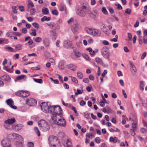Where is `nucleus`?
I'll return each mask as SVG.
<instances>
[{"instance_id": "f257e3e1", "label": "nucleus", "mask_w": 147, "mask_h": 147, "mask_svg": "<svg viewBox=\"0 0 147 147\" xmlns=\"http://www.w3.org/2000/svg\"><path fill=\"white\" fill-rule=\"evenodd\" d=\"M88 9L85 5L80 7L77 5L76 7V12L78 15L81 17H84L88 13Z\"/></svg>"}, {"instance_id": "f03ea898", "label": "nucleus", "mask_w": 147, "mask_h": 147, "mask_svg": "<svg viewBox=\"0 0 147 147\" xmlns=\"http://www.w3.org/2000/svg\"><path fill=\"white\" fill-rule=\"evenodd\" d=\"M54 105L49 106L47 103L45 102H42L40 105L41 108L43 111L45 113H50L51 114L54 112Z\"/></svg>"}, {"instance_id": "7ed1b4c3", "label": "nucleus", "mask_w": 147, "mask_h": 147, "mask_svg": "<svg viewBox=\"0 0 147 147\" xmlns=\"http://www.w3.org/2000/svg\"><path fill=\"white\" fill-rule=\"evenodd\" d=\"M54 112L51 115V119H55V117L57 116L61 117L62 116V109L59 106H54Z\"/></svg>"}, {"instance_id": "20e7f679", "label": "nucleus", "mask_w": 147, "mask_h": 147, "mask_svg": "<svg viewBox=\"0 0 147 147\" xmlns=\"http://www.w3.org/2000/svg\"><path fill=\"white\" fill-rule=\"evenodd\" d=\"M16 120L14 117L11 118H8L7 119L5 120L4 121L3 126L7 129H12V126L10 127V125H13Z\"/></svg>"}, {"instance_id": "39448f33", "label": "nucleus", "mask_w": 147, "mask_h": 147, "mask_svg": "<svg viewBox=\"0 0 147 147\" xmlns=\"http://www.w3.org/2000/svg\"><path fill=\"white\" fill-rule=\"evenodd\" d=\"M12 136L17 140L16 143V147H24L23 145V138L21 136L15 133L13 134Z\"/></svg>"}, {"instance_id": "423d86ee", "label": "nucleus", "mask_w": 147, "mask_h": 147, "mask_svg": "<svg viewBox=\"0 0 147 147\" xmlns=\"http://www.w3.org/2000/svg\"><path fill=\"white\" fill-rule=\"evenodd\" d=\"M86 31L88 34L92 35L93 36H99L101 34V32L95 28H87Z\"/></svg>"}, {"instance_id": "0eeeda50", "label": "nucleus", "mask_w": 147, "mask_h": 147, "mask_svg": "<svg viewBox=\"0 0 147 147\" xmlns=\"http://www.w3.org/2000/svg\"><path fill=\"white\" fill-rule=\"evenodd\" d=\"M49 144L50 146L53 145H57L60 143L59 140L58 138L54 136H50L49 138Z\"/></svg>"}, {"instance_id": "6e6552de", "label": "nucleus", "mask_w": 147, "mask_h": 147, "mask_svg": "<svg viewBox=\"0 0 147 147\" xmlns=\"http://www.w3.org/2000/svg\"><path fill=\"white\" fill-rule=\"evenodd\" d=\"M55 119H52L53 122L55 124L59 125L62 127H65L66 125V122L65 119L63 118H60L58 119V121H57V117H55Z\"/></svg>"}, {"instance_id": "1a4fd4ad", "label": "nucleus", "mask_w": 147, "mask_h": 147, "mask_svg": "<svg viewBox=\"0 0 147 147\" xmlns=\"http://www.w3.org/2000/svg\"><path fill=\"white\" fill-rule=\"evenodd\" d=\"M101 55L105 58L108 59L110 56V52L109 48L104 47H102L101 51Z\"/></svg>"}, {"instance_id": "9d476101", "label": "nucleus", "mask_w": 147, "mask_h": 147, "mask_svg": "<svg viewBox=\"0 0 147 147\" xmlns=\"http://www.w3.org/2000/svg\"><path fill=\"white\" fill-rule=\"evenodd\" d=\"M16 95L19 96L25 97L28 96L30 94V92L27 91L23 90H19L15 93Z\"/></svg>"}, {"instance_id": "9b49d317", "label": "nucleus", "mask_w": 147, "mask_h": 147, "mask_svg": "<svg viewBox=\"0 0 147 147\" xmlns=\"http://www.w3.org/2000/svg\"><path fill=\"white\" fill-rule=\"evenodd\" d=\"M1 144L3 147H11L10 142L8 138H5L3 139Z\"/></svg>"}, {"instance_id": "f8f14e48", "label": "nucleus", "mask_w": 147, "mask_h": 147, "mask_svg": "<svg viewBox=\"0 0 147 147\" xmlns=\"http://www.w3.org/2000/svg\"><path fill=\"white\" fill-rule=\"evenodd\" d=\"M27 104L31 106H34L37 104V101L33 98H28L26 100Z\"/></svg>"}, {"instance_id": "ddd939ff", "label": "nucleus", "mask_w": 147, "mask_h": 147, "mask_svg": "<svg viewBox=\"0 0 147 147\" xmlns=\"http://www.w3.org/2000/svg\"><path fill=\"white\" fill-rule=\"evenodd\" d=\"M129 63L130 70L131 73L133 75H136L137 71L136 66L131 61H129Z\"/></svg>"}, {"instance_id": "4468645a", "label": "nucleus", "mask_w": 147, "mask_h": 147, "mask_svg": "<svg viewBox=\"0 0 147 147\" xmlns=\"http://www.w3.org/2000/svg\"><path fill=\"white\" fill-rule=\"evenodd\" d=\"M0 79L2 81L8 83L10 82L11 80V78L10 77L9 75L7 74H5L1 76Z\"/></svg>"}, {"instance_id": "2eb2a0df", "label": "nucleus", "mask_w": 147, "mask_h": 147, "mask_svg": "<svg viewBox=\"0 0 147 147\" xmlns=\"http://www.w3.org/2000/svg\"><path fill=\"white\" fill-rule=\"evenodd\" d=\"M46 24L48 26L51 28L53 29L54 30L56 29H59V26L57 24L53 22H50L47 23Z\"/></svg>"}, {"instance_id": "dca6fc26", "label": "nucleus", "mask_w": 147, "mask_h": 147, "mask_svg": "<svg viewBox=\"0 0 147 147\" xmlns=\"http://www.w3.org/2000/svg\"><path fill=\"white\" fill-rule=\"evenodd\" d=\"M7 104L9 106L12 108L16 109L17 107L15 105H13V102L11 98H9L6 101Z\"/></svg>"}, {"instance_id": "f3484780", "label": "nucleus", "mask_w": 147, "mask_h": 147, "mask_svg": "<svg viewBox=\"0 0 147 147\" xmlns=\"http://www.w3.org/2000/svg\"><path fill=\"white\" fill-rule=\"evenodd\" d=\"M49 34L50 37L53 40H55L56 39L57 36L55 30H50L49 31Z\"/></svg>"}, {"instance_id": "a211bd4d", "label": "nucleus", "mask_w": 147, "mask_h": 147, "mask_svg": "<svg viewBox=\"0 0 147 147\" xmlns=\"http://www.w3.org/2000/svg\"><path fill=\"white\" fill-rule=\"evenodd\" d=\"M23 127L22 125L19 124L16 125H12V129H15L16 131H19Z\"/></svg>"}, {"instance_id": "6ab92c4d", "label": "nucleus", "mask_w": 147, "mask_h": 147, "mask_svg": "<svg viewBox=\"0 0 147 147\" xmlns=\"http://www.w3.org/2000/svg\"><path fill=\"white\" fill-rule=\"evenodd\" d=\"M80 28V25L79 24L77 23L73 25L72 29V31L74 33L78 31Z\"/></svg>"}, {"instance_id": "aec40b11", "label": "nucleus", "mask_w": 147, "mask_h": 147, "mask_svg": "<svg viewBox=\"0 0 147 147\" xmlns=\"http://www.w3.org/2000/svg\"><path fill=\"white\" fill-rule=\"evenodd\" d=\"M66 67L67 68L73 71H75L77 68V67L76 65L72 63L67 64Z\"/></svg>"}, {"instance_id": "412c9836", "label": "nucleus", "mask_w": 147, "mask_h": 147, "mask_svg": "<svg viewBox=\"0 0 147 147\" xmlns=\"http://www.w3.org/2000/svg\"><path fill=\"white\" fill-rule=\"evenodd\" d=\"M133 122L132 123V127L133 129L136 130L138 123L137 120L135 117L132 119Z\"/></svg>"}, {"instance_id": "4be33fe9", "label": "nucleus", "mask_w": 147, "mask_h": 147, "mask_svg": "<svg viewBox=\"0 0 147 147\" xmlns=\"http://www.w3.org/2000/svg\"><path fill=\"white\" fill-rule=\"evenodd\" d=\"M43 43L45 47H48L49 46V42L48 39L46 38H45L42 40Z\"/></svg>"}, {"instance_id": "5701e85b", "label": "nucleus", "mask_w": 147, "mask_h": 147, "mask_svg": "<svg viewBox=\"0 0 147 147\" xmlns=\"http://www.w3.org/2000/svg\"><path fill=\"white\" fill-rule=\"evenodd\" d=\"M47 123L44 120H41L39 121L38 122V125L41 127H44V125H46V123Z\"/></svg>"}, {"instance_id": "b1692460", "label": "nucleus", "mask_w": 147, "mask_h": 147, "mask_svg": "<svg viewBox=\"0 0 147 147\" xmlns=\"http://www.w3.org/2000/svg\"><path fill=\"white\" fill-rule=\"evenodd\" d=\"M5 49L7 51L10 52H15L16 51L12 48L9 46L8 45H5Z\"/></svg>"}, {"instance_id": "393cba45", "label": "nucleus", "mask_w": 147, "mask_h": 147, "mask_svg": "<svg viewBox=\"0 0 147 147\" xmlns=\"http://www.w3.org/2000/svg\"><path fill=\"white\" fill-rule=\"evenodd\" d=\"M109 141L110 142H111L116 143L118 141V138L116 137H110Z\"/></svg>"}, {"instance_id": "a878e982", "label": "nucleus", "mask_w": 147, "mask_h": 147, "mask_svg": "<svg viewBox=\"0 0 147 147\" xmlns=\"http://www.w3.org/2000/svg\"><path fill=\"white\" fill-rule=\"evenodd\" d=\"M59 10L61 11H64V13H66V7L63 4H61L59 7Z\"/></svg>"}, {"instance_id": "bb28decb", "label": "nucleus", "mask_w": 147, "mask_h": 147, "mask_svg": "<svg viewBox=\"0 0 147 147\" xmlns=\"http://www.w3.org/2000/svg\"><path fill=\"white\" fill-rule=\"evenodd\" d=\"M25 77V76L24 75L19 76L16 78V79L15 80V81L16 82L18 81L23 79Z\"/></svg>"}, {"instance_id": "cd10ccee", "label": "nucleus", "mask_w": 147, "mask_h": 147, "mask_svg": "<svg viewBox=\"0 0 147 147\" xmlns=\"http://www.w3.org/2000/svg\"><path fill=\"white\" fill-rule=\"evenodd\" d=\"M22 46L20 44H18L15 46V49L14 50L16 51V52L22 49Z\"/></svg>"}, {"instance_id": "c85d7f7f", "label": "nucleus", "mask_w": 147, "mask_h": 147, "mask_svg": "<svg viewBox=\"0 0 147 147\" xmlns=\"http://www.w3.org/2000/svg\"><path fill=\"white\" fill-rule=\"evenodd\" d=\"M58 67L60 69H63L65 68L64 63L63 61H61L59 63Z\"/></svg>"}, {"instance_id": "c756f323", "label": "nucleus", "mask_w": 147, "mask_h": 147, "mask_svg": "<svg viewBox=\"0 0 147 147\" xmlns=\"http://www.w3.org/2000/svg\"><path fill=\"white\" fill-rule=\"evenodd\" d=\"M86 50L89 51L90 54L92 56L94 55L95 54V52L94 51H92V48L91 47H89L86 49Z\"/></svg>"}, {"instance_id": "7c9ffc66", "label": "nucleus", "mask_w": 147, "mask_h": 147, "mask_svg": "<svg viewBox=\"0 0 147 147\" xmlns=\"http://www.w3.org/2000/svg\"><path fill=\"white\" fill-rule=\"evenodd\" d=\"M42 11L45 15H47L49 13V9L43 7L42 8Z\"/></svg>"}, {"instance_id": "2f4dec72", "label": "nucleus", "mask_w": 147, "mask_h": 147, "mask_svg": "<svg viewBox=\"0 0 147 147\" xmlns=\"http://www.w3.org/2000/svg\"><path fill=\"white\" fill-rule=\"evenodd\" d=\"M99 25L100 28L102 31L107 28L105 24L102 22H101L99 23Z\"/></svg>"}, {"instance_id": "473e14b6", "label": "nucleus", "mask_w": 147, "mask_h": 147, "mask_svg": "<svg viewBox=\"0 0 147 147\" xmlns=\"http://www.w3.org/2000/svg\"><path fill=\"white\" fill-rule=\"evenodd\" d=\"M77 76L78 78L80 79H82L84 77L83 74L80 71H78L77 73Z\"/></svg>"}, {"instance_id": "72a5a7b5", "label": "nucleus", "mask_w": 147, "mask_h": 147, "mask_svg": "<svg viewBox=\"0 0 147 147\" xmlns=\"http://www.w3.org/2000/svg\"><path fill=\"white\" fill-rule=\"evenodd\" d=\"M67 146L66 147H73L72 143L71 141L69 139H67L66 141Z\"/></svg>"}, {"instance_id": "f704fd0d", "label": "nucleus", "mask_w": 147, "mask_h": 147, "mask_svg": "<svg viewBox=\"0 0 147 147\" xmlns=\"http://www.w3.org/2000/svg\"><path fill=\"white\" fill-rule=\"evenodd\" d=\"M51 19V18L50 17H47L46 16H44L41 19V21L42 22H43L45 21H49Z\"/></svg>"}, {"instance_id": "c9c22d12", "label": "nucleus", "mask_w": 147, "mask_h": 147, "mask_svg": "<svg viewBox=\"0 0 147 147\" xmlns=\"http://www.w3.org/2000/svg\"><path fill=\"white\" fill-rule=\"evenodd\" d=\"M46 125H45L44 127H43L42 128L45 131H48L50 129V126L47 123Z\"/></svg>"}, {"instance_id": "e433bc0d", "label": "nucleus", "mask_w": 147, "mask_h": 147, "mask_svg": "<svg viewBox=\"0 0 147 147\" xmlns=\"http://www.w3.org/2000/svg\"><path fill=\"white\" fill-rule=\"evenodd\" d=\"M144 81H141L140 82V89L141 90L143 91L144 89Z\"/></svg>"}, {"instance_id": "4c0bfd02", "label": "nucleus", "mask_w": 147, "mask_h": 147, "mask_svg": "<svg viewBox=\"0 0 147 147\" xmlns=\"http://www.w3.org/2000/svg\"><path fill=\"white\" fill-rule=\"evenodd\" d=\"M28 9L27 10L28 11H30L31 15H34L35 14V13L36 12V10L34 8H31L30 10Z\"/></svg>"}, {"instance_id": "58836bf2", "label": "nucleus", "mask_w": 147, "mask_h": 147, "mask_svg": "<svg viewBox=\"0 0 147 147\" xmlns=\"http://www.w3.org/2000/svg\"><path fill=\"white\" fill-rule=\"evenodd\" d=\"M69 77L71 78V80L74 83L76 84L78 83V80L76 78L73 77L71 76H69Z\"/></svg>"}, {"instance_id": "ea45409f", "label": "nucleus", "mask_w": 147, "mask_h": 147, "mask_svg": "<svg viewBox=\"0 0 147 147\" xmlns=\"http://www.w3.org/2000/svg\"><path fill=\"white\" fill-rule=\"evenodd\" d=\"M33 79L34 81L40 84H42L43 82L42 80L41 79L34 78Z\"/></svg>"}, {"instance_id": "a19ab883", "label": "nucleus", "mask_w": 147, "mask_h": 147, "mask_svg": "<svg viewBox=\"0 0 147 147\" xmlns=\"http://www.w3.org/2000/svg\"><path fill=\"white\" fill-rule=\"evenodd\" d=\"M34 129L36 134L38 136H40V132L38 127H35L34 128Z\"/></svg>"}, {"instance_id": "79ce46f5", "label": "nucleus", "mask_w": 147, "mask_h": 147, "mask_svg": "<svg viewBox=\"0 0 147 147\" xmlns=\"http://www.w3.org/2000/svg\"><path fill=\"white\" fill-rule=\"evenodd\" d=\"M30 6L32 7H34V5L31 1L30 0H28V6L29 9H30Z\"/></svg>"}, {"instance_id": "37998d69", "label": "nucleus", "mask_w": 147, "mask_h": 147, "mask_svg": "<svg viewBox=\"0 0 147 147\" xmlns=\"http://www.w3.org/2000/svg\"><path fill=\"white\" fill-rule=\"evenodd\" d=\"M90 113L87 112H86L84 113V117L87 119L90 118Z\"/></svg>"}, {"instance_id": "c03bdc74", "label": "nucleus", "mask_w": 147, "mask_h": 147, "mask_svg": "<svg viewBox=\"0 0 147 147\" xmlns=\"http://www.w3.org/2000/svg\"><path fill=\"white\" fill-rule=\"evenodd\" d=\"M102 11L103 13L105 15L108 14V13L105 7H103L102 9Z\"/></svg>"}, {"instance_id": "a18cd8bd", "label": "nucleus", "mask_w": 147, "mask_h": 147, "mask_svg": "<svg viewBox=\"0 0 147 147\" xmlns=\"http://www.w3.org/2000/svg\"><path fill=\"white\" fill-rule=\"evenodd\" d=\"M13 35V32H8L6 34L7 36L9 37H12Z\"/></svg>"}, {"instance_id": "49530a36", "label": "nucleus", "mask_w": 147, "mask_h": 147, "mask_svg": "<svg viewBox=\"0 0 147 147\" xmlns=\"http://www.w3.org/2000/svg\"><path fill=\"white\" fill-rule=\"evenodd\" d=\"M3 69L8 72H12L11 71V69L9 68V67L8 66H4L3 67Z\"/></svg>"}, {"instance_id": "de8ad7c7", "label": "nucleus", "mask_w": 147, "mask_h": 147, "mask_svg": "<svg viewBox=\"0 0 147 147\" xmlns=\"http://www.w3.org/2000/svg\"><path fill=\"white\" fill-rule=\"evenodd\" d=\"M90 16L93 19H95L96 17V15L95 13L92 12L90 13Z\"/></svg>"}, {"instance_id": "09e8293b", "label": "nucleus", "mask_w": 147, "mask_h": 147, "mask_svg": "<svg viewBox=\"0 0 147 147\" xmlns=\"http://www.w3.org/2000/svg\"><path fill=\"white\" fill-rule=\"evenodd\" d=\"M32 32L30 33V34L32 36H36V30L35 29H32Z\"/></svg>"}, {"instance_id": "8fccbe9b", "label": "nucleus", "mask_w": 147, "mask_h": 147, "mask_svg": "<svg viewBox=\"0 0 147 147\" xmlns=\"http://www.w3.org/2000/svg\"><path fill=\"white\" fill-rule=\"evenodd\" d=\"M52 13L53 15L57 16L58 14V12L57 10L54 9L52 11Z\"/></svg>"}, {"instance_id": "3c124183", "label": "nucleus", "mask_w": 147, "mask_h": 147, "mask_svg": "<svg viewBox=\"0 0 147 147\" xmlns=\"http://www.w3.org/2000/svg\"><path fill=\"white\" fill-rule=\"evenodd\" d=\"M140 131L141 132L143 133H146L147 132V130L146 128L142 127L140 129Z\"/></svg>"}, {"instance_id": "603ef678", "label": "nucleus", "mask_w": 147, "mask_h": 147, "mask_svg": "<svg viewBox=\"0 0 147 147\" xmlns=\"http://www.w3.org/2000/svg\"><path fill=\"white\" fill-rule=\"evenodd\" d=\"M136 130L133 129H130L131 134L132 136H134L135 135L136 133L135 131Z\"/></svg>"}, {"instance_id": "864d4df0", "label": "nucleus", "mask_w": 147, "mask_h": 147, "mask_svg": "<svg viewBox=\"0 0 147 147\" xmlns=\"http://www.w3.org/2000/svg\"><path fill=\"white\" fill-rule=\"evenodd\" d=\"M96 61L97 63H101L102 62V60L98 57L96 58Z\"/></svg>"}, {"instance_id": "5fc2aeb1", "label": "nucleus", "mask_w": 147, "mask_h": 147, "mask_svg": "<svg viewBox=\"0 0 147 147\" xmlns=\"http://www.w3.org/2000/svg\"><path fill=\"white\" fill-rule=\"evenodd\" d=\"M12 9L13 10L12 11L14 13H17V11L16 10V6L12 7Z\"/></svg>"}, {"instance_id": "6e6d98bb", "label": "nucleus", "mask_w": 147, "mask_h": 147, "mask_svg": "<svg viewBox=\"0 0 147 147\" xmlns=\"http://www.w3.org/2000/svg\"><path fill=\"white\" fill-rule=\"evenodd\" d=\"M100 139L99 137H97L95 139V141L96 143L99 144L100 143Z\"/></svg>"}, {"instance_id": "4d7b16f0", "label": "nucleus", "mask_w": 147, "mask_h": 147, "mask_svg": "<svg viewBox=\"0 0 147 147\" xmlns=\"http://www.w3.org/2000/svg\"><path fill=\"white\" fill-rule=\"evenodd\" d=\"M131 9L129 8H127L125 11V12L129 14V15L131 13Z\"/></svg>"}, {"instance_id": "13d9d810", "label": "nucleus", "mask_w": 147, "mask_h": 147, "mask_svg": "<svg viewBox=\"0 0 147 147\" xmlns=\"http://www.w3.org/2000/svg\"><path fill=\"white\" fill-rule=\"evenodd\" d=\"M42 40V38H41L40 37H37L35 38V41L36 42H40Z\"/></svg>"}, {"instance_id": "bf43d9fd", "label": "nucleus", "mask_w": 147, "mask_h": 147, "mask_svg": "<svg viewBox=\"0 0 147 147\" xmlns=\"http://www.w3.org/2000/svg\"><path fill=\"white\" fill-rule=\"evenodd\" d=\"M102 43L105 45H108L109 44V42L106 40H103L102 41Z\"/></svg>"}, {"instance_id": "052dcab7", "label": "nucleus", "mask_w": 147, "mask_h": 147, "mask_svg": "<svg viewBox=\"0 0 147 147\" xmlns=\"http://www.w3.org/2000/svg\"><path fill=\"white\" fill-rule=\"evenodd\" d=\"M77 92H75V94L77 95L78 94H81L82 93V92L79 89H77Z\"/></svg>"}, {"instance_id": "680f3d73", "label": "nucleus", "mask_w": 147, "mask_h": 147, "mask_svg": "<svg viewBox=\"0 0 147 147\" xmlns=\"http://www.w3.org/2000/svg\"><path fill=\"white\" fill-rule=\"evenodd\" d=\"M83 57L84 58L86 59L87 60H89L90 59L88 56L86 54H84L83 55Z\"/></svg>"}, {"instance_id": "e2e57ef3", "label": "nucleus", "mask_w": 147, "mask_h": 147, "mask_svg": "<svg viewBox=\"0 0 147 147\" xmlns=\"http://www.w3.org/2000/svg\"><path fill=\"white\" fill-rule=\"evenodd\" d=\"M6 41V40L4 38H0V44H1L3 43L4 42Z\"/></svg>"}, {"instance_id": "0e129e2a", "label": "nucleus", "mask_w": 147, "mask_h": 147, "mask_svg": "<svg viewBox=\"0 0 147 147\" xmlns=\"http://www.w3.org/2000/svg\"><path fill=\"white\" fill-rule=\"evenodd\" d=\"M19 57V55L18 54H16L13 56V58L14 59H18Z\"/></svg>"}, {"instance_id": "69168bd1", "label": "nucleus", "mask_w": 147, "mask_h": 147, "mask_svg": "<svg viewBox=\"0 0 147 147\" xmlns=\"http://www.w3.org/2000/svg\"><path fill=\"white\" fill-rule=\"evenodd\" d=\"M32 25L35 28H39V25L36 23H34L32 24Z\"/></svg>"}, {"instance_id": "338daca9", "label": "nucleus", "mask_w": 147, "mask_h": 147, "mask_svg": "<svg viewBox=\"0 0 147 147\" xmlns=\"http://www.w3.org/2000/svg\"><path fill=\"white\" fill-rule=\"evenodd\" d=\"M103 32H104L107 35H108L109 34V32L108 31V29L106 28L105 30L103 31Z\"/></svg>"}, {"instance_id": "774afa93", "label": "nucleus", "mask_w": 147, "mask_h": 147, "mask_svg": "<svg viewBox=\"0 0 147 147\" xmlns=\"http://www.w3.org/2000/svg\"><path fill=\"white\" fill-rule=\"evenodd\" d=\"M34 144L32 142H30L28 144V147H34Z\"/></svg>"}]
</instances>
